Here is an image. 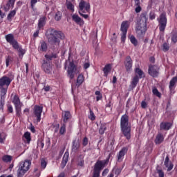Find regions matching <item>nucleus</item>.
I'll list each match as a JSON object with an SVG mask.
<instances>
[{
    "mask_svg": "<svg viewBox=\"0 0 177 177\" xmlns=\"http://www.w3.org/2000/svg\"><path fill=\"white\" fill-rule=\"evenodd\" d=\"M82 82H84V75H79L77 77V82H76V86H80L82 85Z\"/></svg>",
    "mask_w": 177,
    "mask_h": 177,
    "instance_id": "33",
    "label": "nucleus"
},
{
    "mask_svg": "<svg viewBox=\"0 0 177 177\" xmlns=\"http://www.w3.org/2000/svg\"><path fill=\"white\" fill-rule=\"evenodd\" d=\"M1 89V97H4L5 99V95H6V93L8 92V88H5L4 87L0 88Z\"/></svg>",
    "mask_w": 177,
    "mask_h": 177,
    "instance_id": "50",
    "label": "nucleus"
},
{
    "mask_svg": "<svg viewBox=\"0 0 177 177\" xmlns=\"http://www.w3.org/2000/svg\"><path fill=\"white\" fill-rule=\"evenodd\" d=\"M163 142H164V136H162V134H161L160 133H158L155 139L156 145H161V143H162Z\"/></svg>",
    "mask_w": 177,
    "mask_h": 177,
    "instance_id": "24",
    "label": "nucleus"
},
{
    "mask_svg": "<svg viewBox=\"0 0 177 177\" xmlns=\"http://www.w3.org/2000/svg\"><path fill=\"white\" fill-rule=\"evenodd\" d=\"M62 118H63V121H64V124H66L68 122V120L71 119V113H70V111H65L63 113H62Z\"/></svg>",
    "mask_w": 177,
    "mask_h": 177,
    "instance_id": "20",
    "label": "nucleus"
},
{
    "mask_svg": "<svg viewBox=\"0 0 177 177\" xmlns=\"http://www.w3.org/2000/svg\"><path fill=\"white\" fill-rule=\"evenodd\" d=\"M148 74L153 78H157L160 75V66L156 64H150L148 68Z\"/></svg>",
    "mask_w": 177,
    "mask_h": 177,
    "instance_id": "9",
    "label": "nucleus"
},
{
    "mask_svg": "<svg viewBox=\"0 0 177 177\" xmlns=\"http://www.w3.org/2000/svg\"><path fill=\"white\" fill-rule=\"evenodd\" d=\"M133 64V61L132 60V58H131V56L129 55L127 56L124 60V67L127 71H131V70H132Z\"/></svg>",
    "mask_w": 177,
    "mask_h": 177,
    "instance_id": "15",
    "label": "nucleus"
},
{
    "mask_svg": "<svg viewBox=\"0 0 177 177\" xmlns=\"http://www.w3.org/2000/svg\"><path fill=\"white\" fill-rule=\"evenodd\" d=\"M134 6H136V13H140V12H142V7H140V0H134Z\"/></svg>",
    "mask_w": 177,
    "mask_h": 177,
    "instance_id": "25",
    "label": "nucleus"
},
{
    "mask_svg": "<svg viewBox=\"0 0 177 177\" xmlns=\"http://www.w3.org/2000/svg\"><path fill=\"white\" fill-rule=\"evenodd\" d=\"M89 111H90V115H88L89 120H91V121H95L96 120V116L95 115L93 111L90 108Z\"/></svg>",
    "mask_w": 177,
    "mask_h": 177,
    "instance_id": "44",
    "label": "nucleus"
},
{
    "mask_svg": "<svg viewBox=\"0 0 177 177\" xmlns=\"http://www.w3.org/2000/svg\"><path fill=\"white\" fill-rule=\"evenodd\" d=\"M130 41L134 46H138V39H136V37H135V36H130Z\"/></svg>",
    "mask_w": 177,
    "mask_h": 177,
    "instance_id": "43",
    "label": "nucleus"
},
{
    "mask_svg": "<svg viewBox=\"0 0 177 177\" xmlns=\"http://www.w3.org/2000/svg\"><path fill=\"white\" fill-rule=\"evenodd\" d=\"M158 167H159V166H158L156 168V171H157L158 177H164V171H162V169H158Z\"/></svg>",
    "mask_w": 177,
    "mask_h": 177,
    "instance_id": "53",
    "label": "nucleus"
},
{
    "mask_svg": "<svg viewBox=\"0 0 177 177\" xmlns=\"http://www.w3.org/2000/svg\"><path fill=\"white\" fill-rule=\"evenodd\" d=\"M11 63H13V57L11 56L6 57V67H9Z\"/></svg>",
    "mask_w": 177,
    "mask_h": 177,
    "instance_id": "38",
    "label": "nucleus"
},
{
    "mask_svg": "<svg viewBox=\"0 0 177 177\" xmlns=\"http://www.w3.org/2000/svg\"><path fill=\"white\" fill-rule=\"evenodd\" d=\"M135 73H136V74H138V75L139 76L138 78H143V77H145V76H143V75L145 74L143 73V71H142V69H140L139 68H136L135 69Z\"/></svg>",
    "mask_w": 177,
    "mask_h": 177,
    "instance_id": "40",
    "label": "nucleus"
},
{
    "mask_svg": "<svg viewBox=\"0 0 177 177\" xmlns=\"http://www.w3.org/2000/svg\"><path fill=\"white\" fill-rule=\"evenodd\" d=\"M80 147H81V141H80V139L73 140L72 142V148H71L72 153H78Z\"/></svg>",
    "mask_w": 177,
    "mask_h": 177,
    "instance_id": "13",
    "label": "nucleus"
},
{
    "mask_svg": "<svg viewBox=\"0 0 177 177\" xmlns=\"http://www.w3.org/2000/svg\"><path fill=\"white\" fill-rule=\"evenodd\" d=\"M72 20L76 23V24H78V26H82L84 24H85V21H84V19H82L80 16L77 14H74L72 15Z\"/></svg>",
    "mask_w": 177,
    "mask_h": 177,
    "instance_id": "16",
    "label": "nucleus"
},
{
    "mask_svg": "<svg viewBox=\"0 0 177 177\" xmlns=\"http://www.w3.org/2000/svg\"><path fill=\"white\" fill-rule=\"evenodd\" d=\"M141 107L142 109H146L147 107V103L145 101H142Z\"/></svg>",
    "mask_w": 177,
    "mask_h": 177,
    "instance_id": "61",
    "label": "nucleus"
},
{
    "mask_svg": "<svg viewBox=\"0 0 177 177\" xmlns=\"http://www.w3.org/2000/svg\"><path fill=\"white\" fill-rule=\"evenodd\" d=\"M106 129H107L106 123H101L98 130L100 135H104V132H106Z\"/></svg>",
    "mask_w": 177,
    "mask_h": 177,
    "instance_id": "27",
    "label": "nucleus"
},
{
    "mask_svg": "<svg viewBox=\"0 0 177 177\" xmlns=\"http://www.w3.org/2000/svg\"><path fill=\"white\" fill-rule=\"evenodd\" d=\"M66 8L69 10H72V12H74V5H73V3H71V1H68L66 0Z\"/></svg>",
    "mask_w": 177,
    "mask_h": 177,
    "instance_id": "45",
    "label": "nucleus"
},
{
    "mask_svg": "<svg viewBox=\"0 0 177 177\" xmlns=\"http://www.w3.org/2000/svg\"><path fill=\"white\" fill-rule=\"evenodd\" d=\"M157 21L158 22L159 30L161 32H164L165 31V28H167V13L162 12L160 15L159 17L157 18Z\"/></svg>",
    "mask_w": 177,
    "mask_h": 177,
    "instance_id": "8",
    "label": "nucleus"
},
{
    "mask_svg": "<svg viewBox=\"0 0 177 177\" xmlns=\"http://www.w3.org/2000/svg\"><path fill=\"white\" fill-rule=\"evenodd\" d=\"M11 82H12V79H10L8 76H3L1 78H0V88H4V86H6V88H8Z\"/></svg>",
    "mask_w": 177,
    "mask_h": 177,
    "instance_id": "12",
    "label": "nucleus"
},
{
    "mask_svg": "<svg viewBox=\"0 0 177 177\" xmlns=\"http://www.w3.org/2000/svg\"><path fill=\"white\" fill-rule=\"evenodd\" d=\"M152 93L155 95V96H157V97H161V93L158 91V89H157L156 86L152 87Z\"/></svg>",
    "mask_w": 177,
    "mask_h": 177,
    "instance_id": "37",
    "label": "nucleus"
},
{
    "mask_svg": "<svg viewBox=\"0 0 177 177\" xmlns=\"http://www.w3.org/2000/svg\"><path fill=\"white\" fill-rule=\"evenodd\" d=\"M147 31V14L142 13L140 19L137 21L136 26V32L139 38L145 37V34Z\"/></svg>",
    "mask_w": 177,
    "mask_h": 177,
    "instance_id": "2",
    "label": "nucleus"
},
{
    "mask_svg": "<svg viewBox=\"0 0 177 177\" xmlns=\"http://www.w3.org/2000/svg\"><path fill=\"white\" fill-rule=\"evenodd\" d=\"M15 2H16V0H8L7 3L3 6L4 11L9 12L11 8L13 9L15 8Z\"/></svg>",
    "mask_w": 177,
    "mask_h": 177,
    "instance_id": "17",
    "label": "nucleus"
},
{
    "mask_svg": "<svg viewBox=\"0 0 177 177\" xmlns=\"http://www.w3.org/2000/svg\"><path fill=\"white\" fill-rule=\"evenodd\" d=\"M39 52H47L48 44L44 40L40 41V46L38 47Z\"/></svg>",
    "mask_w": 177,
    "mask_h": 177,
    "instance_id": "18",
    "label": "nucleus"
},
{
    "mask_svg": "<svg viewBox=\"0 0 177 177\" xmlns=\"http://www.w3.org/2000/svg\"><path fill=\"white\" fill-rule=\"evenodd\" d=\"M172 127V124L169 122H162L160 124V128L161 130L164 131H169V129H171V127Z\"/></svg>",
    "mask_w": 177,
    "mask_h": 177,
    "instance_id": "23",
    "label": "nucleus"
},
{
    "mask_svg": "<svg viewBox=\"0 0 177 177\" xmlns=\"http://www.w3.org/2000/svg\"><path fill=\"white\" fill-rule=\"evenodd\" d=\"M122 171V167H118L117 166H115L113 168L112 172L115 173V175H116L117 176H118V175H120V174H121V171Z\"/></svg>",
    "mask_w": 177,
    "mask_h": 177,
    "instance_id": "35",
    "label": "nucleus"
},
{
    "mask_svg": "<svg viewBox=\"0 0 177 177\" xmlns=\"http://www.w3.org/2000/svg\"><path fill=\"white\" fill-rule=\"evenodd\" d=\"M30 167H31V160H25L24 161L20 162L18 165L17 176H24L26 173L29 171Z\"/></svg>",
    "mask_w": 177,
    "mask_h": 177,
    "instance_id": "5",
    "label": "nucleus"
},
{
    "mask_svg": "<svg viewBox=\"0 0 177 177\" xmlns=\"http://www.w3.org/2000/svg\"><path fill=\"white\" fill-rule=\"evenodd\" d=\"M109 161H110V155L108 156V158L106 160H97V162L94 165L92 177H100L102 169H103V168H104V167H106V165L109 164Z\"/></svg>",
    "mask_w": 177,
    "mask_h": 177,
    "instance_id": "4",
    "label": "nucleus"
},
{
    "mask_svg": "<svg viewBox=\"0 0 177 177\" xmlns=\"http://www.w3.org/2000/svg\"><path fill=\"white\" fill-rule=\"evenodd\" d=\"M66 123H63L59 129V134L65 135L66 131Z\"/></svg>",
    "mask_w": 177,
    "mask_h": 177,
    "instance_id": "39",
    "label": "nucleus"
},
{
    "mask_svg": "<svg viewBox=\"0 0 177 177\" xmlns=\"http://www.w3.org/2000/svg\"><path fill=\"white\" fill-rule=\"evenodd\" d=\"M90 66H91V64H89V62L84 63V69L86 70L87 68H89Z\"/></svg>",
    "mask_w": 177,
    "mask_h": 177,
    "instance_id": "64",
    "label": "nucleus"
},
{
    "mask_svg": "<svg viewBox=\"0 0 177 177\" xmlns=\"http://www.w3.org/2000/svg\"><path fill=\"white\" fill-rule=\"evenodd\" d=\"M17 12V8H15V10H11L7 16V20H8V21H12V19H13V17L16 16Z\"/></svg>",
    "mask_w": 177,
    "mask_h": 177,
    "instance_id": "26",
    "label": "nucleus"
},
{
    "mask_svg": "<svg viewBox=\"0 0 177 177\" xmlns=\"http://www.w3.org/2000/svg\"><path fill=\"white\" fill-rule=\"evenodd\" d=\"M8 111L9 113H13V106H12V105L10 104L8 105Z\"/></svg>",
    "mask_w": 177,
    "mask_h": 177,
    "instance_id": "62",
    "label": "nucleus"
},
{
    "mask_svg": "<svg viewBox=\"0 0 177 177\" xmlns=\"http://www.w3.org/2000/svg\"><path fill=\"white\" fill-rule=\"evenodd\" d=\"M12 103L15 104V107L20 106V98H19V96L15 95Z\"/></svg>",
    "mask_w": 177,
    "mask_h": 177,
    "instance_id": "34",
    "label": "nucleus"
},
{
    "mask_svg": "<svg viewBox=\"0 0 177 177\" xmlns=\"http://www.w3.org/2000/svg\"><path fill=\"white\" fill-rule=\"evenodd\" d=\"M46 165H48V162L44 159L41 160V167L44 169V168H46Z\"/></svg>",
    "mask_w": 177,
    "mask_h": 177,
    "instance_id": "55",
    "label": "nucleus"
},
{
    "mask_svg": "<svg viewBox=\"0 0 177 177\" xmlns=\"http://www.w3.org/2000/svg\"><path fill=\"white\" fill-rule=\"evenodd\" d=\"M149 19L150 20H154V19H156V13H154L153 12H151L149 13Z\"/></svg>",
    "mask_w": 177,
    "mask_h": 177,
    "instance_id": "58",
    "label": "nucleus"
},
{
    "mask_svg": "<svg viewBox=\"0 0 177 177\" xmlns=\"http://www.w3.org/2000/svg\"><path fill=\"white\" fill-rule=\"evenodd\" d=\"M3 106H5V97L0 98V110L3 111Z\"/></svg>",
    "mask_w": 177,
    "mask_h": 177,
    "instance_id": "52",
    "label": "nucleus"
},
{
    "mask_svg": "<svg viewBox=\"0 0 177 177\" xmlns=\"http://www.w3.org/2000/svg\"><path fill=\"white\" fill-rule=\"evenodd\" d=\"M62 16H63L62 12H57L55 15V19L56 20V21H60V20H62Z\"/></svg>",
    "mask_w": 177,
    "mask_h": 177,
    "instance_id": "41",
    "label": "nucleus"
},
{
    "mask_svg": "<svg viewBox=\"0 0 177 177\" xmlns=\"http://www.w3.org/2000/svg\"><path fill=\"white\" fill-rule=\"evenodd\" d=\"M41 70H43L46 74H52L53 68L50 62L44 59L41 64Z\"/></svg>",
    "mask_w": 177,
    "mask_h": 177,
    "instance_id": "10",
    "label": "nucleus"
},
{
    "mask_svg": "<svg viewBox=\"0 0 177 177\" xmlns=\"http://www.w3.org/2000/svg\"><path fill=\"white\" fill-rule=\"evenodd\" d=\"M125 39H127V32H122V33H121L122 42H125Z\"/></svg>",
    "mask_w": 177,
    "mask_h": 177,
    "instance_id": "56",
    "label": "nucleus"
},
{
    "mask_svg": "<svg viewBox=\"0 0 177 177\" xmlns=\"http://www.w3.org/2000/svg\"><path fill=\"white\" fill-rule=\"evenodd\" d=\"M128 28H129V22L128 21H122L120 26V31L122 32H128Z\"/></svg>",
    "mask_w": 177,
    "mask_h": 177,
    "instance_id": "19",
    "label": "nucleus"
},
{
    "mask_svg": "<svg viewBox=\"0 0 177 177\" xmlns=\"http://www.w3.org/2000/svg\"><path fill=\"white\" fill-rule=\"evenodd\" d=\"M162 50L163 52H168L169 50V44L164 43L162 44Z\"/></svg>",
    "mask_w": 177,
    "mask_h": 177,
    "instance_id": "51",
    "label": "nucleus"
},
{
    "mask_svg": "<svg viewBox=\"0 0 177 177\" xmlns=\"http://www.w3.org/2000/svg\"><path fill=\"white\" fill-rule=\"evenodd\" d=\"M44 57H46V59L47 62H50L51 60H53V59L57 58V54L56 53H52L50 55L46 54L44 55Z\"/></svg>",
    "mask_w": 177,
    "mask_h": 177,
    "instance_id": "29",
    "label": "nucleus"
},
{
    "mask_svg": "<svg viewBox=\"0 0 177 177\" xmlns=\"http://www.w3.org/2000/svg\"><path fill=\"white\" fill-rule=\"evenodd\" d=\"M104 74L105 77L109 75V73L111 71V64H108L105 65L104 68H103Z\"/></svg>",
    "mask_w": 177,
    "mask_h": 177,
    "instance_id": "30",
    "label": "nucleus"
},
{
    "mask_svg": "<svg viewBox=\"0 0 177 177\" xmlns=\"http://www.w3.org/2000/svg\"><path fill=\"white\" fill-rule=\"evenodd\" d=\"M171 42H174V44H176V42H177V32H171Z\"/></svg>",
    "mask_w": 177,
    "mask_h": 177,
    "instance_id": "46",
    "label": "nucleus"
},
{
    "mask_svg": "<svg viewBox=\"0 0 177 177\" xmlns=\"http://www.w3.org/2000/svg\"><path fill=\"white\" fill-rule=\"evenodd\" d=\"M72 53L71 50H69L68 53V60L69 62V64L68 66V76L71 80H73L75 76V70H77V66H75V64H74V60L70 61V59H71Z\"/></svg>",
    "mask_w": 177,
    "mask_h": 177,
    "instance_id": "7",
    "label": "nucleus"
},
{
    "mask_svg": "<svg viewBox=\"0 0 177 177\" xmlns=\"http://www.w3.org/2000/svg\"><path fill=\"white\" fill-rule=\"evenodd\" d=\"M54 128H55V132H59V128L60 127V124H53Z\"/></svg>",
    "mask_w": 177,
    "mask_h": 177,
    "instance_id": "60",
    "label": "nucleus"
},
{
    "mask_svg": "<svg viewBox=\"0 0 177 177\" xmlns=\"http://www.w3.org/2000/svg\"><path fill=\"white\" fill-rule=\"evenodd\" d=\"M165 165L166 167V168H167V171H172V169L174 168V164H172V162H165Z\"/></svg>",
    "mask_w": 177,
    "mask_h": 177,
    "instance_id": "49",
    "label": "nucleus"
},
{
    "mask_svg": "<svg viewBox=\"0 0 177 177\" xmlns=\"http://www.w3.org/2000/svg\"><path fill=\"white\" fill-rule=\"evenodd\" d=\"M25 139L26 140L27 143L31 142V133L30 132H26L24 135Z\"/></svg>",
    "mask_w": 177,
    "mask_h": 177,
    "instance_id": "42",
    "label": "nucleus"
},
{
    "mask_svg": "<svg viewBox=\"0 0 177 177\" xmlns=\"http://www.w3.org/2000/svg\"><path fill=\"white\" fill-rule=\"evenodd\" d=\"M139 82V76L136 75L131 82V86L132 88H136V86L138 85V83Z\"/></svg>",
    "mask_w": 177,
    "mask_h": 177,
    "instance_id": "32",
    "label": "nucleus"
},
{
    "mask_svg": "<svg viewBox=\"0 0 177 177\" xmlns=\"http://www.w3.org/2000/svg\"><path fill=\"white\" fill-rule=\"evenodd\" d=\"M5 140H6V136H3L0 133V143L3 145V143H5Z\"/></svg>",
    "mask_w": 177,
    "mask_h": 177,
    "instance_id": "54",
    "label": "nucleus"
},
{
    "mask_svg": "<svg viewBox=\"0 0 177 177\" xmlns=\"http://www.w3.org/2000/svg\"><path fill=\"white\" fill-rule=\"evenodd\" d=\"M91 12V4L84 0H82L79 3V15L82 16L84 19H88V15L84 13H89Z\"/></svg>",
    "mask_w": 177,
    "mask_h": 177,
    "instance_id": "6",
    "label": "nucleus"
},
{
    "mask_svg": "<svg viewBox=\"0 0 177 177\" xmlns=\"http://www.w3.org/2000/svg\"><path fill=\"white\" fill-rule=\"evenodd\" d=\"M2 160L4 162H10V161H12V156L9 155L4 156Z\"/></svg>",
    "mask_w": 177,
    "mask_h": 177,
    "instance_id": "47",
    "label": "nucleus"
},
{
    "mask_svg": "<svg viewBox=\"0 0 177 177\" xmlns=\"http://www.w3.org/2000/svg\"><path fill=\"white\" fill-rule=\"evenodd\" d=\"M176 82H177V77L175 76L170 80L169 86L170 91H172V88H175V85H176Z\"/></svg>",
    "mask_w": 177,
    "mask_h": 177,
    "instance_id": "31",
    "label": "nucleus"
},
{
    "mask_svg": "<svg viewBox=\"0 0 177 177\" xmlns=\"http://www.w3.org/2000/svg\"><path fill=\"white\" fill-rule=\"evenodd\" d=\"M16 115L20 118L21 117V106H15Z\"/></svg>",
    "mask_w": 177,
    "mask_h": 177,
    "instance_id": "48",
    "label": "nucleus"
},
{
    "mask_svg": "<svg viewBox=\"0 0 177 177\" xmlns=\"http://www.w3.org/2000/svg\"><path fill=\"white\" fill-rule=\"evenodd\" d=\"M68 152H65L61 162V167L62 169L66 167V165H67V162H68Z\"/></svg>",
    "mask_w": 177,
    "mask_h": 177,
    "instance_id": "21",
    "label": "nucleus"
},
{
    "mask_svg": "<svg viewBox=\"0 0 177 177\" xmlns=\"http://www.w3.org/2000/svg\"><path fill=\"white\" fill-rule=\"evenodd\" d=\"M45 24H46V17H41L39 19L38 28L39 29L42 28V27H44V26H45Z\"/></svg>",
    "mask_w": 177,
    "mask_h": 177,
    "instance_id": "28",
    "label": "nucleus"
},
{
    "mask_svg": "<svg viewBox=\"0 0 177 177\" xmlns=\"http://www.w3.org/2000/svg\"><path fill=\"white\" fill-rule=\"evenodd\" d=\"M82 146L84 147L88 146V138L86 137H84L82 140Z\"/></svg>",
    "mask_w": 177,
    "mask_h": 177,
    "instance_id": "57",
    "label": "nucleus"
},
{
    "mask_svg": "<svg viewBox=\"0 0 177 177\" xmlns=\"http://www.w3.org/2000/svg\"><path fill=\"white\" fill-rule=\"evenodd\" d=\"M64 38V34L62 31L56 30L54 28L50 30V34L48 36V42L53 48H59L60 41Z\"/></svg>",
    "mask_w": 177,
    "mask_h": 177,
    "instance_id": "1",
    "label": "nucleus"
},
{
    "mask_svg": "<svg viewBox=\"0 0 177 177\" xmlns=\"http://www.w3.org/2000/svg\"><path fill=\"white\" fill-rule=\"evenodd\" d=\"M109 174V169H105L102 174V176H106Z\"/></svg>",
    "mask_w": 177,
    "mask_h": 177,
    "instance_id": "63",
    "label": "nucleus"
},
{
    "mask_svg": "<svg viewBox=\"0 0 177 177\" xmlns=\"http://www.w3.org/2000/svg\"><path fill=\"white\" fill-rule=\"evenodd\" d=\"M42 111H44V107L35 105L33 109V114L37 121V122H41V115H42Z\"/></svg>",
    "mask_w": 177,
    "mask_h": 177,
    "instance_id": "11",
    "label": "nucleus"
},
{
    "mask_svg": "<svg viewBox=\"0 0 177 177\" xmlns=\"http://www.w3.org/2000/svg\"><path fill=\"white\" fill-rule=\"evenodd\" d=\"M127 153H128V147H124L119 151V153L118 155V161H120V160H121L122 158L124 157L125 154H127Z\"/></svg>",
    "mask_w": 177,
    "mask_h": 177,
    "instance_id": "22",
    "label": "nucleus"
},
{
    "mask_svg": "<svg viewBox=\"0 0 177 177\" xmlns=\"http://www.w3.org/2000/svg\"><path fill=\"white\" fill-rule=\"evenodd\" d=\"M131 124H129V116L124 114L120 118V129L124 136L127 140H131Z\"/></svg>",
    "mask_w": 177,
    "mask_h": 177,
    "instance_id": "3",
    "label": "nucleus"
},
{
    "mask_svg": "<svg viewBox=\"0 0 177 177\" xmlns=\"http://www.w3.org/2000/svg\"><path fill=\"white\" fill-rule=\"evenodd\" d=\"M6 39L8 44L12 45V48H17V44H19V42L15 39V36H13L12 34L6 35Z\"/></svg>",
    "mask_w": 177,
    "mask_h": 177,
    "instance_id": "14",
    "label": "nucleus"
},
{
    "mask_svg": "<svg viewBox=\"0 0 177 177\" xmlns=\"http://www.w3.org/2000/svg\"><path fill=\"white\" fill-rule=\"evenodd\" d=\"M37 2H38V0H31L30 1V5H31L32 9H34V7L35 6V3H37Z\"/></svg>",
    "mask_w": 177,
    "mask_h": 177,
    "instance_id": "59",
    "label": "nucleus"
},
{
    "mask_svg": "<svg viewBox=\"0 0 177 177\" xmlns=\"http://www.w3.org/2000/svg\"><path fill=\"white\" fill-rule=\"evenodd\" d=\"M14 49H16L19 52V56H20V55H21V56H23L26 53V50L23 49V48H21V46H19V43H17V48H14Z\"/></svg>",
    "mask_w": 177,
    "mask_h": 177,
    "instance_id": "36",
    "label": "nucleus"
}]
</instances>
